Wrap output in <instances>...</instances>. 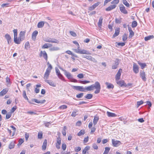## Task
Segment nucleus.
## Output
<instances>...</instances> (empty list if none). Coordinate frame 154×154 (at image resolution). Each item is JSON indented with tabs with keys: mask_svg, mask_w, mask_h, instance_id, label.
<instances>
[{
	"mask_svg": "<svg viewBox=\"0 0 154 154\" xmlns=\"http://www.w3.org/2000/svg\"><path fill=\"white\" fill-rule=\"evenodd\" d=\"M5 37L6 39L8 44H10L11 43V37L10 35L8 34H6L5 35Z\"/></svg>",
	"mask_w": 154,
	"mask_h": 154,
	"instance_id": "4468645a",
	"label": "nucleus"
},
{
	"mask_svg": "<svg viewBox=\"0 0 154 154\" xmlns=\"http://www.w3.org/2000/svg\"><path fill=\"white\" fill-rule=\"evenodd\" d=\"M122 2L123 4H124L127 7H129V4L126 0H123Z\"/></svg>",
	"mask_w": 154,
	"mask_h": 154,
	"instance_id": "79ce46f5",
	"label": "nucleus"
},
{
	"mask_svg": "<svg viewBox=\"0 0 154 154\" xmlns=\"http://www.w3.org/2000/svg\"><path fill=\"white\" fill-rule=\"evenodd\" d=\"M116 5H110V6L107 8L106 9V10L107 11H110L111 10L115 8L116 7Z\"/></svg>",
	"mask_w": 154,
	"mask_h": 154,
	"instance_id": "bb28decb",
	"label": "nucleus"
},
{
	"mask_svg": "<svg viewBox=\"0 0 154 154\" xmlns=\"http://www.w3.org/2000/svg\"><path fill=\"white\" fill-rule=\"evenodd\" d=\"M120 9L121 11L124 14H127V10L125 9V7L123 5H121L120 7Z\"/></svg>",
	"mask_w": 154,
	"mask_h": 154,
	"instance_id": "dca6fc26",
	"label": "nucleus"
},
{
	"mask_svg": "<svg viewBox=\"0 0 154 154\" xmlns=\"http://www.w3.org/2000/svg\"><path fill=\"white\" fill-rule=\"evenodd\" d=\"M127 38V36L126 34H124L123 36L122 40L123 41H125Z\"/></svg>",
	"mask_w": 154,
	"mask_h": 154,
	"instance_id": "3c124183",
	"label": "nucleus"
},
{
	"mask_svg": "<svg viewBox=\"0 0 154 154\" xmlns=\"http://www.w3.org/2000/svg\"><path fill=\"white\" fill-rule=\"evenodd\" d=\"M99 120V118L97 116H94V119H93V123L94 125H95L97 123L98 120Z\"/></svg>",
	"mask_w": 154,
	"mask_h": 154,
	"instance_id": "f704fd0d",
	"label": "nucleus"
},
{
	"mask_svg": "<svg viewBox=\"0 0 154 154\" xmlns=\"http://www.w3.org/2000/svg\"><path fill=\"white\" fill-rule=\"evenodd\" d=\"M55 71L56 74L58 76V77L61 80H64V79L62 75L60 73V70L57 68H55Z\"/></svg>",
	"mask_w": 154,
	"mask_h": 154,
	"instance_id": "0eeeda50",
	"label": "nucleus"
},
{
	"mask_svg": "<svg viewBox=\"0 0 154 154\" xmlns=\"http://www.w3.org/2000/svg\"><path fill=\"white\" fill-rule=\"evenodd\" d=\"M84 94L83 93H81L78 95H77L76 97L77 98H80L82 97L83 95Z\"/></svg>",
	"mask_w": 154,
	"mask_h": 154,
	"instance_id": "864d4df0",
	"label": "nucleus"
},
{
	"mask_svg": "<svg viewBox=\"0 0 154 154\" xmlns=\"http://www.w3.org/2000/svg\"><path fill=\"white\" fill-rule=\"evenodd\" d=\"M105 84L108 89H110V88H114V86L112 84L108 82H106Z\"/></svg>",
	"mask_w": 154,
	"mask_h": 154,
	"instance_id": "c85d7f7f",
	"label": "nucleus"
},
{
	"mask_svg": "<svg viewBox=\"0 0 154 154\" xmlns=\"http://www.w3.org/2000/svg\"><path fill=\"white\" fill-rule=\"evenodd\" d=\"M92 146L93 148L95 149H97L98 148V146L96 143L93 144Z\"/></svg>",
	"mask_w": 154,
	"mask_h": 154,
	"instance_id": "052dcab7",
	"label": "nucleus"
},
{
	"mask_svg": "<svg viewBox=\"0 0 154 154\" xmlns=\"http://www.w3.org/2000/svg\"><path fill=\"white\" fill-rule=\"evenodd\" d=\"M122 72V69H120L116 74V75L115 78L116 80H119L120 79V77L121 75V72Z\"/></svg>",
	"mask_w": 154,
	"mask_h": 154,
	"instance_id": "6e6552de",
	"label": "nucleus"
},
{
	"mask_svg": "<svg viewBox=\"0 0 154 154\" xmlns=\"http://www.w3.org/2000/svg\"><path fill=\"white\" fill-rule=\"evenodd\" d=\"M66 148V144L63 143L62 145V149L63 150H65Z\"/></svg>",
	"mask_w": 154,
	"mask_h": 154,
	"instance_id": "e2e57ef3",
	"label": "nucleus"
},
{
	"mask_svg": "<svg viewBox=\"0 0 154 154\" xmlns=\"http://www.w3.org/2000/svg\"><path fill=\"white\" fill-rule=\"evenodd\" d=\"M105 149V150L103 154H108L110 150V148L108 147H106Z\"/></svg>",
	"mask_w": 154,
	"mask_h": 154,
	"instance_id": "e433bc0d",
	"label": "nucleus"
},
{
	"mask_svg": "<svg viewBox=\"0 0 154 154\" xmlns=\"http://www.w3.org/2000/svg\"><path fill=\"white\" fill-rule=\"evenodd\" d=\"M47 144V140H45L42 147V149L43 150H45L46 149V147Z\"/></svg>",
	"mask_w": 154,
	"mask_h": 154,
	"instance_id": "b1692460",
	"label": "nucleus"
},
{
	"mask_svg": "<svg viewBox=\"0 0 154 154\" xmlns=\"http://www.w3.org/2000/svg\"><path fill=\"white\" fill-rule=\"evenodd\" d=\"M51 70V67L50 66L49 68H48L46 70V72L44 74L43 78L45 82L46 81H47V79L48 78L50 74Z\"/></svg>",
	"mask_w": 154,
	"mask_h": 154,
	"instance_id": "f03ea898",
	"label": "nucleus"
},
{
	"mask_svg": "<svg viewBox=\"0 0 154 154\" xmlns=\"http://www.w3.org/2000/svg\"><path fill=\"white\" fill-rule=\"evenodd\" d=\"M23 97L26 100H27L28 102L32 104H34V103L31 102L29 101V99L27 97L26 95V92L25 90L23 91Z\"/></svg>",
	"mask_w": 154,
	"mask_h": 154,
	"instance_id": "f3484780",
	"label": "nucleus"
},
{
	"mask_svg": "<svg viewBox=\"0 0 154 154\" xmlns=\"http://www.w3.org/2000/svg\"><path fill=\"white\" fill-rule=\"evenodd\" d=\"M116 82L119 85V86H126V84L124 82L123 80L119 81V80H116Z\"/></svg>",
	"mask_w": 154,
	"mask_h": 154,
	"instance_id": "2eb2a0df",
	"label": "nucleus"
},
{
	"mask_svg": "<svg viewBox=\"0 0 154 154\" xmlns=\"http://www.w3.org/2000/svg\"><path fill=\"white\" fill-rule=\"evenodd\" d=\"M13 31L14 33V38H16L17 37V29H14Z\"/></svg>",
	"mask_w": 154,
	"mask_h": 154,
	"instance_id": "37998d69",
	"label": "nucleus"
},
{
	"mask_svg": "<svg viewBox=\"0 0 154 154\" xmlns=\"http://www.w3.org/2000/svg\"><path fill=\"white\" fill-rule=\"evenodd\" d=\"M16 109V106H15L12 107V108L11 109V111L10 112L12 113H13L14 111H15Z\"/></svg>",
	"mask_w": 154,
	"mask_h": 154,
	"instance_id": "13d9d810",
	"label": "nucleus"
},
{
	"mask_svg": "<svg viewBox=\"0 0 154 154\" xmlns=\"http://www.w3.org/2000/svg\"><path fill=\"white\" fill-rule=\"evenodd\" d=\"M44 40L45 42H52L57 43H58L59 42V41L58 40L54 38H45L44 39Z\"/></svg>",
	"mask_w": 154,
	"mask_h": 154,
	"instance_id": "7ed1b4c3",
	"label": "nucleus"
},
{
	"mask_svg": "<svg viewBox=\"0 0 154 154\" xmlns=\"http://www.w3.org/2000/svg\"><path fill=\"white\" fill-rule=\"evenodd\" d=\"M116 23H121L122 20L121 19H118L116 18L115 19Z\"/></svg>",
	"mask_w": 154,
	"mask_h": 154,
	"instance_id": "6e6d98bb",
	"label": "nucleus"
},
{
	"mask_svg": "<svg viewBox=\"0 0 154 154\" xmlns=\"http://www.w3.org/2000/svg\"><path fill=\"white\" fill-rule=\"evenodd\" d=\"M69 32H70V34L72 36L74 37H75L76 36V33L73 31H70Z\"/></svg>",
	"mask_w": 154,
	"mask_h": 154,
	"instance_id": "bf43d9fd",
	"label": "nucleus"
},
{
	"mask_svg": "<svg viewBox=\"0 0 154 154\" xmlns=\"http://www.w3.org/2000/svg\"><path fill=\"white\" fill-rule=\"evenodd\" d=\"M22 41L20 38H17V37L14 38V42L17 44H20L21 41Z\"/></svg>",
	"mask_w": 154,
	"mask_h": 154,
	"instance_id": "393cba45",
	"label": "nucleus"
},
{
	"mask_svg": "<svg viewBox=\"0 0 154 154\" xmlns=\"http://www.w3.org/2000/svg\"><path fill=\"white\" fill-rule=\"evenodd\" d=\"M32 101H34L38 103H45L46 101L45 100H38L36 99H34L32 100Z\"/></svg>",
	"mask_w": 154,
	"mask_h": 154,
	"instance_id": "412c9836",
	"label": "nucleus"
},
{
	"mask_svg": "<svg viewBox=\"0 0 154 154\" xmlns=\"http://www.w3.org/2000/svg\"><path fill=\"white\" fill-rule=\"evenodd\" d=\"M44 25V23L43 21H41L39 22L37 25L38 27L41 28Z\"/></svg>",
	"mask_w": 154,
	"mask_h": 154,
	"instance_id": "72a5a7b5",
	"label": "nucleus"
},
{
	"mask_svg": "<svg viewBox=\"0 0 154 154\" xmlns=\"http://www.w3.org/2000/svg\"><path fill=\"white\" fill-rule=\"evenodd\" d=\"M119 60L118 59H116V61H115V63L114 64H113L112 66V69H115L117 68V67L119 64V63L118 62Z\"/></svg>",
	"mask_w": 154,
	"mask_h": 154,
	"instance_id": "ddd939ff",
	"label": "nucleus"
},
{
	"mask_svg": "<svg viewBox=\"0 0 154 154\" xmlns=\"http://www.w3.org/2000/svg\"><path fill=\"white\" fill-rule=\"evenodd\" d=\"M107 114L108 116L109 117H114L116 116V115L115 114L108 111L107 112Z\"/></svg>",
	"mask_w": 154,
	"mask_h": 154,
	"instance_id": "473e14b6",
	"label": "nucleus"
},
{
	"mask_svg": "<svg viewBox=\"0 0 154 154\" xmlns=\"http://www.w3.org/2000/svg\"><path fill=\"white\" fill-rule=\"evenodd\" d=\"M143 103V101L142 100H141L140 101H138L137 102V107H138L140 105Z\"/></svg>",
	"mask_w": 154,
	"mask_h": 154,
	"instance_id": "5fc2aeb1",
	"label": "nucleus"
},
{
	"mask_svg": "<svg viewBox=\"0 0 154 154\" xmlns=\"http://www.w3.org/2000/svg\"><path fill=\"white\" fill-rule=\"evenodd\" d=\"M90 82L89 81L85 80V81H79V82L81 83H82L84 84H85L88 83H89Z\"/></svg>",
	"mask_w": 154,
	"mask_h": 154,
	"instance_id": "ea45409f",
	"label": "nucleus"
},
{
	"mask_svg": "<svg viewBox=\"0 0 154 154\" xmlns=\"http://www.w3.org/2000/svg\"><path fill=\"white\" fill-rule=\"evenodd\" d=\"M72 88L74 89L81 91H85L86 87L84 88L83 86H73Z\"/></svg>",
	"mask_w": 154,
	"mask_h": 154,
	"instance_id": "39448f33",
	"label": "nucleus"
},
{
	"mask_svg": "<svg viewBox=\"0 0 154 154\" xmlns=\"http://www.w3.org/2000/svg\"><path fill=\"white\" fill-rule=\"evenodd\" d=\"M30 48V45L29 42H26L25 45V49H27L28 48Z\"/></svg>",
	"mask_w": 154,
	"mask_h": 154,
	"instance_id": "49530a36",
	"label": "nucleus"
},
{
	"mask_svg": "<svg viewBox=\"0 0 154 154\" xmlns=\"http://www.w3.org/2000/svg\"><path fill=\"white\" fill-rule=\"evenodd\" d=\"M63 70L64 72L65 75L69 79H70L72 77L71 74L69 72L66 71L65 70L63 69Z\"/></svg>",
	"mask_w": 154,
	"mask_h": 154,
	"instance_id": "f8f14e48",
	"label": "nucleus"
},
{
	"mask_svg": "<svg viewBox=\"0 0 154 154\" xmlns=\"http://www.w3.org/2000/svg\"><path fill=\"white\" fill-rule=\"evenodd\" d=\"M46 82L48 83L50 85L53 86V87H55L56 85L52 81L50 80H48L47 81H46L45 82Z\"/></svg>",
	"mask_w": 154,
	"mask_h": 154,
	"instance_id": "a878e982",
	"label": "nucleus"
},
{
	"mask_svg": "<svg viewBox=\"0 0 154 154\" xmlns=\"http://www.w3.org/2000/svg\"><path fill=\"white\" fill-rule=\"evenodd\" d=\"M153 38H154V36L153 35H150L145 37L144 38V40L145 41H146Z\"/></svg>",
	"mask_w": 154,
	"mask_h": 154,
	"instance_id": "7c9ffc66",
	"label": "nucleus"
},
{
	"mask_svg": "<svg viewBox=\"0 0 154 154\" xmlns=\"http://www.w3.org/2000/svg\"><path fill=\"white\" fill-rule=\"evenodd\" d=\"M85 133V131L84 130H81L79 131L78 134V135L79 136H80L82 135H83Z\"/></svg>",
	"mask_w": 154,
	"mask_h": 154,
	"instance_id": "c03bdc74",
	"label": "nucleus"
},
{
	"mask_svg": "<svg viewBox=\"0 0 154 154\" xmlns=\"http://www.w3.org/2000/svg\"><path fill=\"white\" fill-rule=\"evenodd\" d=\"M82 57L83 58H86L88 60L91 61L94 63H97V60L91 56L83 55L82 56Z\"/></svg>",
	"mask_w": 154,
	"mask_h": 154,
	"instance_id": "20e7f679",
	"label": "nucleus"
},
{
	"mask_svg": "<svg viewBox=\"0 0 154 154\" xmlns=\"http://www.w3.org/2000/svg\"><path fill=\"white\" fill-rule=\"evenodd\" d=\"M93 97V95L91 94H87L85 96V98L87 99H91Z\"/></svg>",
	"mask_w": 154,
	"mask_h": 154,
	"instance_id": "a19ab883",
	"label": "nucleus"
},
{
	"mask_svg": "<svg viewBox=\"0 0 154 154\" xmlns=\"http://www.w3.org/2000/svg\"><path fill=\"white\" fill-rule=\"evenodd\" d=\"M26 33L25 31H21L20 33V38L23 40L25 38V35Z\"/></svg>",
	"mask_w": 154,
	"mask_h": 154,
	"instance_id": "5701e85b",
	"label": "nucleus"
},
{
	"mask_svg": "<svg viewBox=\"0 0 154 154\" xmlns=\"http://www.w3.org/2000/svg\"><path fill=\"white\" fill-rule=\"evenodd\" d=\"M77 76L79 78H82L84 77V75L83 74H79L77 75Z\"/></svg>",
	"mask_w": 154,
	"mask_h": 154,
	"instance_id": "69168bd1",
	"label": "nucleus"
},
{
	"mask_svg": "<svg viewBox=\"0 0 154 154\" xmlns=\"http://www.w3.org/2000/svg\"><path fill=\"white\" fill-rule=\"evenodd\" d=\"M12 115V113L10 112L6 114V118L7 119H8L10 118L11 116Z\"/></svg>",
	"mask_w": 154,
	"mask_h": 154,
	"instance_id": "a18cd8bd",
	"label": "nucleus"
},
{
	"mask_svg": "<svg viewBox=\"0 0 154 154\" xmlns=\"http://www.w3.org/2000/svg\"><path fill=\"white\" fill-rule=\"evenodd\" d=\"M8 91V89L5 88L1 92H0V96H2L6 94Z\"/></svg>",
	"mask_w": 154,
	"mask_h": 154,
	"instance_id": "4be33fe9",
	"label": "nucleus"
},
{
	"mask_svg": "<svg viewBox=\"0 0 154 154\" xmlns=\"http://www.w3.org/2000/svg\"><path fill=\"white\" fill-rule=\"evenodd\" d=\"M61 154H71L69 152L62 151L61 152Z\"/></svg>",
	"mask_w": 154,
	"mask_h": 154,
	"instance_id": "774afa93",
	"label": "nucleus"
},
{
	"mask_svg": "<svg viewBox=\"0 0 154 154\" xmlns=\"http://www.w3.org/2000/svg\"><path fill=\"white\" fill-rule=\"evenodd\" d=\"M90 149V147L89 146H86L82 151V154H85L87 151L88 150Z\"/></svg>",
	"mask_w": 154,
	"mask_h": 154,
	"instance_id": "2f4dec72",
	"label": "nucleus"
},
{
	"mask_svg": "<svg viewBox=\"0 0 154 154\" xmlns=\"http://www.w3.org/2000/svg\"><path fill=\"white\" fill-rule=\"evenodd\" d=\"M112 144L114 146L117 147L121 144L120 141L119 140H115L114 139L112 140Z\"/></svg>",
	"mask_w": 154,
	"mask_h": 154,
	"instance_id": "423d86ee",
	"label": "nucleus"
},
{
	"mask_svg": "<svg viewBox=\"0 0 154 154\" xmlns=\"http://www.w3.org/2000/svg\"><path fill=\"white\" fill-rule=\"evenodd\" d=\"M138 63L142 69H143L146 66V64L145 63H141L140 62H138Z\"/></svg>",
	"mask_w": 154,
	"mask_h": 154,
	"instance_id": "c756f323",
	"label": "nucleus"
},
{
	"mask_svg": "<svg viewBox=\"0 0 154 154\" xmlns=\"http://www.w3.org/2000/svg\"><path fill=\"white\" fill-rule=\"evenodd\" d=\"M14 142H12L10 143L9 145V148L10 149H11L14 148Z\"/></svg>",
	"mask_w": 154,
	"mask_h": 154,
	"instance_id": "58836bf2",
	"label": "nucleus"
},
{
	"mask_svg": "<svg viewBox=\"0 0 154 154\" xmlns=\"http://www.w3.org/2000/svg\"><path fill=\"white\" fill-rule=\"evenodd\" d=\"M144 72L143 71H140V76L144 81H146V80Z\"/></svg>",
	"mask_w": 154,
	"mask_h": 154,
	"instance_id": "1a4fd4ad",
	"label": "nucleus"
},
{
	"mask_svg": "<svg viewBox=\"0 0 154 154\" xmlns=\"http://www.w3.org/2000/svg\"><path fill=\"white\" fill-rule=\"evenodd\" d=\"M81 150V148L79 146L75 147V151L76 152H78Z\"/></svg>",
	"mask_w": 154,
	"mask_h": 154,
	"instance_id": "4d7b16f0",
	"label": "nucleus"
},
{
	"mask_svg": "<svg viewBox=\"0 0 154 154\" xmlns=\"http://www.w3.org/2000/svg\"><path fill=\"white\" fill-rule=\"evenodd\" d=\"M128 30L130 33L129 37L131 38L134 36V32L132 30L131 28L128 25Z\"/></svg>",
	"mask_w": 154,
	"mask_h": 154,
	"instance_id": "aec40b11",
	"label": "nucleus"
},
{
	"mask_svg": "<svg viewBox=\"0 0 154 154\" xmlns=\"http://www.w3.org/2000/svg\"><path fill=\"white\" fill-rule=\"evenodd\" d=\"M120 32V28H116L115 29V32L114 35H113V37L114 38L118 36Z\"/></svg>",
	"mask_w": 154,
	"mask_h": 154,
	"instance_id": "6ab92c4d",
	"label": "nucleus"
},
{
	"mask_svg": "<svg viewBox=\"0 0 154 154\" xmlns=\"http://www.w3.org/2000/svg\"><path fill=\"white\" fill-rule=\"evenodd\" d=\"M40 56H42L46 61L47 60L48 56L47 54L45 51H41Z\"/></svg>",
	"mask_w": 154,
	"mask_h": 154,
	"instance_id": "9b49d317",
	"label": "nucleus"
},
{
	"mask_svg": "<svg viewBox=\"0 0 154 154\" xmlns=\"http://www.w3.org/2000/svg\"><path fill=\"white\" fill-rule=\"evenodd\" d=\"M77 115V111H73L71 114V116L72 117H75Z\"/></svg>",
	"mask_w": 154,
	"mask_h": 154,
	"instance_id": "0e129e2a",
	"label": "nucleus"
},
{
	"mask_svg": "<svg viewBox=\"0 0 154 154\" xmlns=\"http://www.w3.org/2000/svg\"><path fill=\"white\" fill-rule=\"evenodd\" d=\"M93 87L92 85L86 87V90L88 91H91L94 90Z\"/></svg>",
	"mask_w": 154,
	"mask_h": 154,
	"instance_id": "c9c22d12",
	"label": "nucleus"
},
{
	"mask_svg": "<svg viewBox=\"0 0 154 154\" xmlns=\"http://www.w3.org/2000/svg\"><path fill=\"white\" fill-rule=\"evenodd\" d=\"M93 87V88L97 89L101 88L100 85V83L98 82H95L94 84L92 85Z\"/></svg>",
	"mask_w": 154,
	"mask_h": 154,
	"instance_id": "9d476101",
	"label": "nucleus"
},
{
	"mask_svg": "<svg viewBox=\"0 0 154 154\" xmlns=\"http://www.w3.org/2000/svg\"><path fill=\"white\" fill-rule=\"evenodd\" d=\"M42 48L45 49L48 48L47 43H45L42 47Z\"/></svg>",
	"mask_w": 154,
	"mask_h": 154,
	"instance_id": "338daca9",
	"label": "nucleus"
},
{
	"mask_svg": "<svg viewBox=\"0 0 154 154\" xmlns=\"http://www.w3.org/2000/svg\"><path fill=\"white\" fill-rule=\"evenodd\" d=\"M66 129L67 128L66 126H64L63 127V130L62 131V133L64 136H65L66 135Z\"/></svg>",
	"mask_w": 154,
	"mask_h": 154,
	"instance_id": "4c0bfd02",
	"label": "nucleus"
},
{
	"mask_svg": "<svg viewBox=\"0 0 154 154\" xmlns=\"http://www.w3.org/2000/svg\"><path fill=\"white\" fill-rule=\"evenodd\" d=\"M38 34V32L35 30L33 32L32 34V40L35 41L36 38V36Z\"/></svg>",
	"mask_w": 154,
	"mask_h": 154,
	"instance_id": "a211bd4d",
	"label": "nucleus"
},
{
	"mask_svg": "<svg viewBox=\"0 0 154 154\" xmlns=\"http://www.w3.org/2000/svg\"><path fill=\"white\" fill-rule=\"evenodd\" d=\"M42 133L40 132L38 133V139H41L42 138Z\"/></svg>",
	"mask_w": 154,
	"mask_h": 154,
	"instance_id": "09e8293b",
	"label": "nucleus"
},
{
	"mask_svg": "<svg viewBox=\"0 0 154 154\" xmlns=\"http://www.w3.org/2000/svg\"><path fill=\"white\" fill-rule=\"evenodd\" d=\"M73 43L74 44L77 45L78 46L77 49H72L75 52L77 53L82 54H91V53L88 51L84 49L82 50H80L79 49V45L78 42L77 41H73Z\"/></svg>",
	"mask_w": 154,
	"mask_h": 154,
	"instance_id": "f257e3e1",
	"label": "nucleus"
},
{
	"mask_svg": "<svg viewBox=\"0 0 154 154\" xmlns=\"http://www.w3.org/2000/svg\"><path fill=\"white\" fill-rule=\"evenodd\" d=\"M24 142V140L22 139H20L19 140V143L18 144V145H21Z\"/></svg>",
	"mask_w": 154,
	"mask_h": 154,
	"instance_id": "680f3d73",
	"label": "nucleus"
},
{
	"mask_svg": "<svg viewBox=\"0 0 154 154\" xmlns=\"http://www.w3.org/2000/svg\"><path fill=\"white\" fill-rule=\"evenodd\" d=\"M59 49V48L57 47H53L52 48H51L50 49V50L51 51H57Z\"/></svg>",
	"mask_w": 154,
	"mask_h": 154,
	"instance_id": "de8ad7c7",
	"label": "nucleus"
},
{
	"mask_svg": "<svg viewBox=\"0 0 154 154\" xmlns=\"http://www.w3.org/2000/svg\"><path fill=\"white\" fill-rule=\"evenodd\" d=\"M103 18L102 17H100V18L99 21L98 23V25L99 27L101 28L102 24L103 23Z\"/></svg>",
	"mask_w": 154,
	"mask_h": 154,
	"instance_id": "cd10ccee",
	"label": "nucleus"
},
{
	"mask_svg": "<svg viewBox=\"0 0 154 154\" xmlns=\"http://www.w3.org/2000/svg\"><path fill=\"white\" fill-rule=\"evenodd\" d=\"M61 139L60 137H58L57 138V144H61Z\"/></svg>",
	"mask_w": 154,
	"mask_h": 154,
	"instance_id": "8fccbe9b",
	"label": "nucleus"
},
{
	"mask_svg": "<svg viewBox=\"0 0 154 154\" xmlns=\"http://www.w3.org/2000/svg\"><path fill=\"white\" fill-rule=\"evenodd\" d=\"M67 108V106L66 105H63L59 107V108L61 109H66Z\"/></svg>",
	"mask_w": 154,
	"mask_h": 154,
	"instance_id": "603ef678",
	"label": "nucleus"
}]
</instances>
